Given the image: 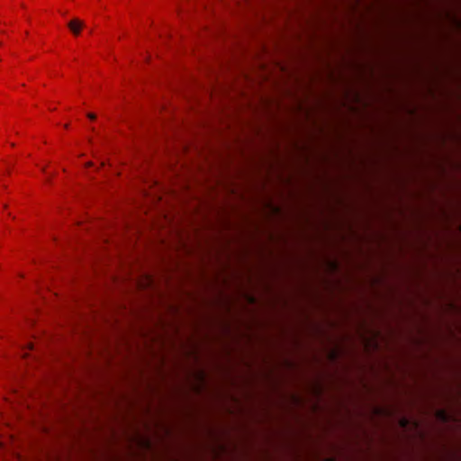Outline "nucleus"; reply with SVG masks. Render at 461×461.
<instances>
[{
	"mask_svg": "<svg viewBox=\"0 0 461 461\" xmlns=\"http://www.w3.org/2000/svg\"><path fill=\"white\" fill-rule=\"evenodd\" d=\"M141 461H146L145 459H142Z\"/></svg>",
	"mask_w": 461,
	"mask_h": 461,
	"instance_id": "6",
	"label": "nucleus"
},
{
	"mask_svg": "<svg viewBox=\"0 0 461 461\" xmlns=\"http://www.w3.org/2000/svg\"><path fill=\"white\" fill-rule=\"evenodd\" d=\"M320 461H337V460L333 459V458H324V459H321Z\"/></svg>",
	"mask_w": 461,
	"mask_h": 461,
	"instance_id": "4",
	"label": "nucleus"
},
{
	"mask_svg": "<svg viewBox=\"0 0 461 461\" xmlns=\"http://www.w3.org/2000/svg\"><path fill=\"white\" fill-rule=\"evenodd\" d=\"M438 417L444 421H447L448 419V415L444 411L438 412Z\"/></svg>",
	"mask_w": 461,
	"mask_h": 461,
	"instance_id": "2",
	"label": "nucleus"
},
{
	"mask_svg": "<svg viewBox=\"0 0 461 461\" xmlns=\"http://www.w3.org/2000/svg\"><path fill=\"white\" fill-rule=\"evenodd\" d=\"M379 461H384L383 459H380Z\"/></svg>",
	"mask_w": 461,
	"mask_h": 461,
	"instance_id": "9",
	"label": "nucleus"
},
{
	"mask_svg": "<svg viewBox=\"0 0 461 461\" xmlns=\"http://www.w3.org/2000/svg\"><path fill=\"white\" fill-rule=\"evenodd\" d=\"M173 461H177L176 459H174Z\"/></svg>",
	"mask_w": 461,
	"mask_h": 461,
	"instance_id": "7",
	"label": "nucleus"
},
{
	"mask_svg": "<svg viewBox=\"0 0 461 461\" xmlns=\"http://www.w3.org/2000/svg\"><path fill=\"white\" fill-rule=\"evenodd\" d=\"M110 461H114L113 459H111Z\"/></svg>",
	"mask_w": 461,
	"mask_h": 461,
	"instance_id": "5",
	"label": "nucleus"
},
{
	"mask_svg": "<svg viewBox=\"0 0 461 461\" xmlns=\"http://www.w3.org/2000/svg\"><path fill=\"white\" fill-rule=\"evenodd\" d=\"M68 26L74 35H78L84 27V23L78 19H73L68 23Z\"/></svg>",
	"mask_w": 461,
	"mask_h": 461,
	"instance_id": "1",
	"label": "nucleus"
},
{
	"mask_svg": "<svg viewBox=\"0 0 461 461\" xmlns=\"http://www.w3.org/2000/svg\"><path fill=\"white\" fill-rule=\"evenodd\" d=\"M87 117H88L90 120H95V113H87Z\"/></svg>",
	"mask_w": 461,
	"mask_h": 461,
	"instance_id": "3",
	"label": "nucleus"
},
{
	"mask_svg": "<svg viewBox=\"0 0 461 461\" xmlns=\"http://www.w3.org/2000/svg\"><path fill=\"white\" fill-rule=\"evenodd\" d=\"M264 461H268L267 459H265Z\"/></svg>",
	"mask_w": 461,
	"mask_h": 461,
	"instance_id": "8",
	"label": "nucleus"
},
{
	"mask_svg": "<svg viewBox=\"0 0 461 461\" xmlns=\"http://www.w3.org/2000/svg\"><path fill=\"white\" fill-rule=\"evenodd\" d=\"M441 461H446L445 459H442Z\"/></svg>",
	"mask_w": 461,
	"mask_h": 461,
	"instance_id": "10",
	"label": "nucleus"
}]
</instances>
